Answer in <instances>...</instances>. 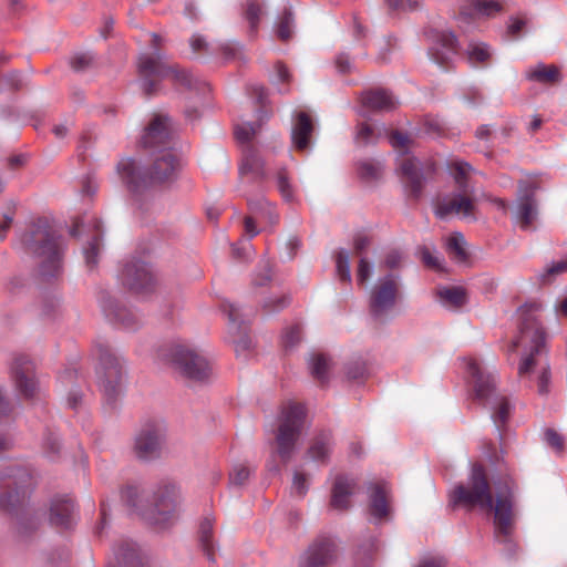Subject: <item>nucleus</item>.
Wrapping results in <instances>:
<instances>
[{
  "instance_id": "60",
  "label": "nucleus",
  "mask_w": 567,
  "mask_h": 567,
  "mask_svg": "<svg viewBox=\"0 0 567 567\" xmlns=\"http://www.w3.org/2000/svg\"><path fill=\"white\" fill-rule=\"evenodd\" d=\"M370 275H371L370 264L368 262V260L365 258H361L359 261V265H358V274H357L358 281L360 284L367 282L368 279L370 278Z\"/></svg>"
},
{
  "instance_id": "61",
  "label": "nucleus",
  "mask_w": 567,
  "mask_h": 567,
  "mask_svg": "<svg viewBox=\"0 0 567 567\" xmlns=\"http://www.w3.org/2000/svg\"><path fill=\"white\" fill-rule=\"evenodd\" d=\"M292 487L296 493L302 497L307 492L306 477L302 473L296 472L293 475Z\"/></svg>"
},
{
  "instance_id": "58",
  "label": "nucleus",
  "mask_w": 567,
  "mask_h": 567,
  "mask_svg": "<svg viewBox=\"0 0 567 567\" xmlns=\"http://www.w3.org/2000/svg\"><path fill=\"white\" fill-rule=\"evenodd\" d=\"M367 374V368L363 363L355 362L347 368V375L351 380H361Z\"/></svg>"
},
{
  "instance_id": "21",
  "label": "nucleus",
  "mask_w": 567,
  "mask_h": 567,
  "mask_svg": "<svg viewBox=\"0 0 567 567\" xmlns=\"http://www.w3.org/2000/svg\"><path fill=\"white\" fill-rule=\"evenodd\" d=\"M75 504L69 496H55L50 502L49 523L56 529L66 530L75 524Z\"/></svg>"
},
{
  "instance_id": "43",
  "label": "nucleus",
  "mask_w": 567,
  "mask_h": 567,
  "mask_svg": "<svg viewBox=\"0 0 567 567\" xmlns=\"http://www.w3.org/2000/svg\"><path fill=\"white\" fill-rule=\"evenodd\" d=\"M262 14H264L262 7L258 2L252 1V0L247 2L246 10H245V18L250 25V32L252 34L257 33L258 24H259V21H260V18Z\"/></svg>"
},
{
  "instance_id": "39",
  "label": "nucleus",
  "mask_w": 567,
  "mask_h": 567,
  "mask_svg": "<svg viewBox=\"0 0 567 567\" xmlns=\"http://www.w3.org/2000/svg\"><path fill=\"white\" fill-rule=\"evenodd\" d=\"M295 28V18L290 9H285L276 23V34L281 41H288L292 38Z\"/></svg>"
},
{
  "instance_id": "41",
  "label": "nucleus",
  "mask_w": 567,
  "mask_h": 567,
  "mask_svg": "<svg viewBox=\"0 0 567 567\" xmlns=\"http://www.w3.org/2000/svg\"><path fill=\"white\" fill-rule=\"evenodd\" d=\"M276 185L281 194L282 198L287 202H291L295 196V188L290 183V176L287 168L281 167L276 172L275 175Z\"/></svg>"
},
{
  "instance_id": "6",
  "label": "nucleus",
  "mask_w": 567,
  "mask_h": 567,
  "mask_svg": "<svg viewBox=\"0 0 567 567\" xmlns=\"http://www.w3.org/2000/svg\"><path fill=\"white\" fill-rule=\"evenodd\" d=\"M21 243L30 254L39 257L40 274L43 277H53L60 272L62 266L61 237L40 220L21 237Z\"/></svg>"
},
{
  "instance_id": "19",
  "label": "nucleus",
  "mask_w": 567,
  "mask_h": 567,
  "mask_svg": "<svg viewBox=\"0 0 567 567\" xmlns=\"http://www.w3.org/2000/svg\"><path fill=\"white\" fill-rule=\"evenodd\" d=\"M165 441V431L162 426L150 424L145 426L135 440V453L141 460H151L159 456Z\"/></svg>"
},
{
  "instance_id": "42",
  "label": "nucleus",
  "mask_w": 567,
  "mask_h": 567,
  "mask_svg": "<svg viewBox=\"0 0 567 567\" xmlns=\"http://www.w3.org/2000/svg\"><path fill=\"white\" fill-rule=\"evenodd\" d=\"M336 270L340 281L350 282V257L349 254L343 249H340L336 254Z\"/></svg>"
},
{
  "instance_id": "25",
  "label": "nucleus",
  "mask_w": 567,
  "mask_h": 567,
  "mask_svg": "<svg viewBox=\"0 0 567 567\" xmlns=\"http://www.w3.org/2000/svg\"><path fill=\"white\" fill-rule=\"evenodd\" d=\"M315 125L307 112H298L291 130V140L296 150L303 152L309 147Z\"/></svg>"
},
{
  "instance_id": "18",
  "label": "nucleus",
  "mask_w": 567,
  "mask_h": 567,
  "mask_svg": "<svg viewBox=\"0 0 567 567\" xmlns=\"http://www.w3.org/2000/svg\"><path fill=\"white\" fill-rule=\"evenodd\" d=\"M474 208L473 198L466 194V190L460 189L457 193L437 198L435 214L440 218H446L452 215L467 218L474 216Z\"/></svg>"
},
{
  "instance_id": "51",
  "label": "nucleus",
  "mask_w": 567,
  "mask_h": 567,
  "mask_svg": "<svg viewBox=\"0 0 567 567\" xmlns=\"http://www.w3.org/2000/svg\"><path fill=\"white\" fill-rule=\"evenodd\" d=\"M93 62V55L91 53H78L72 56L70 61V65L74 71H83L89 68Z\"/></svg>"
},
{
  "instance_id": "11",
  "label": "nucleus",
  "mask_w": 567,
  "mask_h": 567,
  "mask_svg": "<svg viewBox=\"0 0 567 567\" xmlns=\"http://www.w3.org/2000/svg\"><path fill=\"white\" fill-rule=\"evenodd\" d=\"M178 506V493L174 485H166L158 489L154 497V505L143 516L147 522L162 528L166 527L175 517Z\"/></svg>"
},
{
  "instance_id": "32",
  "label": "nucleus",
  "mask_w": 567,
  "mask_h": 567,
  "mask_svg": "<svg viewBox=\"0 0 567 567\" xmlns=\"http://www.w3.org/2000/svg\"><path fill=\"white\" fill-rule=\"evenodd\" d=\"M527 78L542 84H555L561 79L559 69L553 64H538L530 69Z\"/></svg>"
},
{
  "instance_id": "37",
  "label": "nucleus",
  "mask_w": 567,
  "mask_h": 567,
  "mask_svg": "<svg viewBox=\"0 0 567 567\" xmlns=\"http://www.w3.org/2000/svg\"><path fill=\"white\" fill-rule=\"evenodd\" d=\"M437 295L443 303L454 308H460L466 302V292L461 287L442 288Z\"/></svg>"
},
{
  "instance_id": "29",
  "label": "nucleus",
  "mask_w": 567,
  "mask_h": 567,
  "mask_svg": "<svg viewBox=\"0 0 567 567\" xmlns=\"http://www.w3.org/2000/svg\"><path fill=\"white\" fill-rule=\"evenodd\" d=\"M240 173L243 175L251 174L254 178L259 181H264L267 177L264 161L250 147H248L247 151L245 152L243 163L240 166Z\"/></svg>"
},
{
  "instance_id": "56",
  "label": "nucleus",
  "mask_w": 567,
  "mask_h": 567,
  "mask_svg": "<svg viewBox=\"0 0 567 567\" xmlns=\"http://www.w3.org/2000/svg\"><path fill=\"white\" fill-rule=\"evenodd\" d=\"M389 141H390V144L395 150H400V151H404L405 148H408V146L410 144L409 137L405 134L400 133L398 131L391 132V134L389 136Z\"/></svg>"
},
{
  "instance_id": "46",
  "label": "nucleus",
  "mask_w": 567,
  "mask_h": 567,
  "mask_svg": "<svg viewBox=\"0 0 567 567\" xmlns=\"http://www.w3.org/2000/svg\"><path fill=\"white\" fill-rule=\"evenodd\" d=\"M252 470L245 464H236L229 473V482L231 485L241 486L250 477Z\"/></svg>"
},
{
  "instance_id": "27",
  "label": "nucleus",
  "mask_w": 567,
  "mask_h": 567,
  "mask_svg": "<svg viewBox=\"0 0 567 567\" xmlns=\"http://www.w3.org/2000/svg\"><path fill=\"white\" fill-rule=\"evenodd\" d=\"M223 311L227 315L229 320V331L234 334H238V340H235L237 347H241L246 349L248 347V341L246 338V327L245 322L240 320V310L239 308L230 302L223 303Z\"/></svg>"
},
{
  "instance_id": "38",
  "label": "nucleus",
  "mask_w": 567,
  "mask_h": 567,
  "mask_svg": "<svg viewBox=\"0 0 567 567\" xmlns=\"http://www.w3.org/2000/svg\"><path fill=\"white\" fill-rule=\"evenodd\" d=\"M95 235L89 243V246L84 248V256L86 265L93 268L97 264V255L101 249V221L94 219Z\"/></svg>"
},
{
  "instance_id": "40",
  "label": "nucleus",
  "mask_w": 567,
  "mask_h": 567,
  "mask_svg": "<svg viewBox=\"0 0 567 567\" xmlns=\"http://www.w3.org/2000/svg\"><path fill=\"white\" fill-rule=\"evenodd\" d=\"M330 369L329 359L324 354H313L310 360V371L312 377L321 384L328 381V371Z\"/></svg>"
},
{
  "instance_id": "22",
  "label": "nucleus",
  "mask_w": 567,
  "mask_h": 567,
  "mask_svg": "<svg viewBox=\"0 0 567 567\" xmlns=\"http://www.w3.org/2000/svg\"><path fill=\"white\" fill-rule=\"evenodd\" d=\"M358 484L354 478L339 475L336 477L330 497V507L336 511H348L351 507V497L355 494Z\"/></svg>"
},
{
  "instance_id": "28",
  "label": "nucleus",
  "mask_w": 567,
  "mask_h": 567,
  "mask_svg": "<svg viewBox=\"0 0 567 567\" xmlns=\"http://www.w3.org/2000/svg\"><path fill=\"white\" fill-rule=\"evenodd\" d=\"M103 310L107 318L121 323L126 329H134L137 324L136 316L130 309L117 305L113 300L104 302Z\"/></svg>"
},
{
  "instance_id": "47",
  "label": "nucleus",
  "mask_w": 567,
  "mask_h": 567,
  "mask_svg": "<svg viewBox=\"0 0 567 567\" xmlns=\"http://www.w3.org/2000/svg\"><path fill=\"white\" fill-rule=\"evenodd\" d=\"M374 128L367 122L359 123L357 126L355 140L362 145L374 143L378 140Z\"/></svg>"
},
{
  "instance_id": "30",
  "label": "nucleus",
  "mask_w": 567,
  "mask_h": 567,
  "mask_svg": "<svg viewBox=\"0 0 567 567\" xmlns=\"http://www.w3.org/2000/svg\"><path fill=\"white\" fill-rule=\"evenodd\" d=\"M332 436L328 432H322L317 435L308 450V455L311 460L326 463L331 452Z\"/></svg>"
},
{
  "instance_id": "44",
  "label": "nucleus",
  "mask_w": 567,
  "mask_h": 567,
  "mask_svg": "<svg viewBox=\"0 0 567 567\" xmlns=\"http://www.w3.org/2000/svg\"><path fill=\"white\" fill-rule=\"evenodd\" d=\"M473 167L466 162H453L451 164L452 175L461 190H465L466 181Z\"/></svg>"
},
{
  "instance_id": "48",
  "label": "nucleus",
  "mask_w": 567,
  "mask_h": 567,
  "mask_svg": "<svg viewBox=\"0 0 567 567\" xmlns=\"http://www.w3.org/2000/svg\"><path fill=\"white\" fill-rule=\"evenodd\" d=\"M358 171L364 179H377L381 175L382 166L379 162L364 161L360 163Z\"/></svg>"
},
{
  "instance_id": "7",
  "label": "nucleus",
  "mask_w": 567,
  "mask_h": 567,
  "mask_svg": "<svg viewBox=\"0 0 567 567\" xmlns=\"http://www.w3.org/2000/svg\"><path fill=\"white\" fill-rule=\"evenodd\" d=\"M464 361L466 370L473 380L475 399L492 404V419L497 429H501L509 417L511 404L508 399L495 393L494 375L485 373L475 359L467 358Z\"/></svg>"
},
{
  "instance_id": "54",
  "label": "nucleus",
  "mask_w": 567,
  "mask_h": 567,
  "mask_svg": "<svg viewBox=\"0 0 567 567\" xmlns=\"http://www.w3.org/2000/svg\"><path fill=\"white\" fill-rule=\"evenodd\" d=\"M289 303V299L286 296L271 298L264 302V309L266 312H275L284 309Z\"/></svg>"
},
{
  "instance_id": "8",
  "label": "nucleus",
  "mask_w": 567,
  "mask_h": 567,
  "mask_svg": "<svg viewBox=\"0 0 567 567\" xmlns=\"http://www.w3.org/2000/svg\"><path fill=\"white\" fill-rule=\"evenodd\" d=\"M96 377L107 404L112 405L123 393L125 372L122 359L116 355L110 344L99 343Z\"/></svg>"
},
{
  "instance_id": "24",
  "label": "nucleus",
  "mask_w": 567,
  "mask_h": 567,
  "mask_svg": "<svg viewBox=\"0 0 567 567\" xmlns=\"http://www.w3.org/2000/svg\"><path fill=\"white\" fill-rule=\"evenodd\" d=\"M432 38L444 50V53L441 54L437 48L432 47L430 49L431 58L435 63L444 66L447 63L449 54H456L458 52L457 39L453 32L445 30L433 31Z\"/></svg>"
},
{
  "instance_id": "59",
  "label": "nucleus",
  "mask_w": 567,
  "mask_h": 567,
  "mask_svg": "<svg viewBox=\"0 0 567 567\" xmlns=\"http://www.w3.org/2000/svg\"><path fill=\"white\" fill-rule=\"evenodd\" d=\"M401 261H402V254L396 249H392V250L388 251L384 257V265L389 269H394V268L399 267Z\"/></svg>"
},
{
  "instance_id": "9",
  "label": "nucleus",
  "mask_w": 567,
  "mask_h": 567,
  "mask_svg": "<svg viewBox=\"0 0 567 567\" xmlns=\"http://www.w3.org/2000/svg\"><path fill=\"white\" fill-rule=\"evenodd\" d=\"M159 355L186 380L202 382L212 374L207 358L187 344H174L162 349Z\"/></svg>"
},
{
  "instance_id": "15",
  "label": "nucleus",
  "mask_w": 567,
  "mask_h": 567,
  "mask_svg": "<svg viewBox=\"0 0 567 567\" xmlns=\"http://www.w3.org/2000/svg\"><path fill=\"white\" fill-rule=\"evenodd\" d=\"M121 279L128 290L137 295L148 293L155 287V279L151 269L141 260L127 262L124 266Z\"/></svg>"
},
{
  "instance_id": "16",
  "label": "nucleus",
  "mask_w": 567,
  "mask_h": 567,
  "mask_svg": "<svg viewBox=\"0 0 567 567\" xmlns=\"http://www.w3.org/2000/svg\"><path fill=\"white\" fill-rule=\"evenodd\" d=\"M536 186L530 182L518 184L515 220L523 230L532 228L537 217Z\"/></svg>"
},
{
  "instance_id": "36",
  "label": "nucleus",
  "mask_w": 567,
  "mask_h": 567,
  "mask_svg": "<svg viewBox=\"0 0 567 567\" xmlns=\"http://www.w3.org/2000/svg\"><path fill=\"white\" fill-rule=\"evenodd\" d=\"M467 60L473 65H486L491 60L489 47L483 42H471L466 50Z\"/></svg>"
},
{
  "instance_id": "17",
  "label": "nucleus",
  "mask_w": 567,
  "mask_h": 567,
  "mask_svg": "<svg viewBox=\"0 0 567 567\" xmlns=\"http://www.w3.org/2000/svg\"><path fill=\"white\" fill-rule=\"evenodd\" d=\"M11 371L19 393L25 399L35 398L39 384L34 375L33 362L27 355L20 354L14 358Z\"/></svg>"
},
{
  "instance_id": "20",
  "label": "nucleus",
  "mask_w": 567,
  "mask_h": 567,
  "mask_svg": "<svg viewBox=\"0 0 567 567\" xmlns=\"http://www.w3.org/2000/svg\"><path fill=\"white\" fill-rule=\"evenodd\" d=\"M399 169L406 196L417 202L422 196L425 181L421 163L414 157H406L401 161Z\"/></svg>"
},
{
  "instance_id": "52",
  "label": "nucleus",
  "mask_w": 567,
  "mask_h": 567,
  "mask_svg": "<svg viewBox=\"0 0 567 567\" xmlns=\"http://www.w3.org/2000/svg\"><path fill=\"white\" fill-rule=\"evenodd\" d=\"M545 440L547 444L554 449L557 453L564 451V437L553 429H548L545 432Z\"/></svg>"
},
{
  "instance_id": "49",
  "label": "nucleus",
  "mask_w": 567,
  "mask_h": 567,
  "mask_svg": "<svg viewBox=\"0 0 567 567\" xmlns=\"http://www.w3.org/2000/svg\"><path fill=\"white\" fill-rule=\"evenodd\" d=\"M258 127L251 123L235 126V136L240 143H249L256 135Z\"/></svg>"
},
{
  "instance_id": "55",
  "label": "nucleus",
  "mask_w": 567,
  "mask_h": 567,
  "mask_svg": "<svg viewBox=\"0 0 567 567\" xmlns=\"http://www.w3.org/2000/svg\"><path fill=\"white\" fill-rule=\"evenodd\" d=\"M43 449L49 457H53L60 451V444L58 437L53 433H48L44 437Z\"/></svg>"
},
{
  "instance_id": "26",
  "label": "nucleus",
  "mask_w": 567,
  "mask_h": 567,
  "mask_svg": "<svg viewBox=\"0 0 567 567\" xmlns=\"http://www.w3.org/2000/svg\"><path fill=\"white\" fill-rule=\"evenodd\" d=\"M361 104L367 110L383 112L395 109L398 103L388 91L375 89L362 93Z\"/></svg>"
},
{
  "instance_id": "53",
  "label": "nucleus",
  "mask_w": 567,
  "mask_h": 567,
  "mask_svg": "<svg viewBox=\"0 0 567 567\" xmlns=\"http://www.w3.org/2000/svg\"><path fill=\"white\" fill-rule=\"evenodd\" d=\"M417 251H419V255L425 266L433 268V269L440 268L439 258L432 254V250L430 247H427L425 245L421 246Z\"/></svg>"
},
{
  "instance_id": "14",
  "label": "nucleus",
  "mask_w": 567,
  "mask_h": 567,
  "mask_svg": "<svg viewBox=\"0 0 567 567\" xmlns=\"http://www.w3.org/2000/svg\"><path fill=\"white\" fill-rule=\"evenodd\" d=\"M336 559V543L330 537L319 536L301 556L299 567H331Z\"/></svg>"
},
{
  "instance_id": "4",
  "label": "nucleus",
  "mask_w": 567,
  "mask_h": 567,
  "mask_svg": "<svg viewBox=\"0 0 567 567\" xmlns=\"http://www.w3.org/2000/svg\"><path fill=\"white\" fill-rule=\"evenodd\" d=\"M178 159L173 151L156 152L150 168H142L133 158H123L116 168L121 181L134 194L136 200L152 188L172 181L178 169Z\"/></svg>"
},
{
  "instance_id": "35",
  "label": "nucleus",
  "mask_w": 567,
  "mask_h": 567,
  "mask_svg": "<svg viewBox=\"0 0 567 567\" xmlns=\"http://www.w3.org/2000/svg\"><path fill=\"white\" fill-rule=\"evenodd\" d=\"M199 542L202 548L210 561H215V548L213 543V519L205 517L199 526Z\"/></svg>"
},
{
  "instance_id": "34",
  "label": "nucleus",
  "mask_w": 567,
  "mask_h": 567,
  "mask_svg": "<svg viewBox=\"0 0 567 567\" xmlns=\"http://www.w3.org/2000/svg\"><path fill=\"white\" fill-rule=\"evenodd\" d=\"M465 239L461 233L452 234L446 240V251L453 260L457 262H465L468 258L465 249Z\"/></svg>"
},
{
  "instance_id": "62",
  "label": "nucleus",
  "mask_w": 567,
  "mask_h": 567,
  "mask_svg": "<svg viewBox=\"0 0 567 567\" xmlns=\"http://www.w3.org/2000/svg\"><path fill=\"white\" fill-rule=\"evenodd\" d=\"M13 217L11 213H0V240H3L11 227Z\"/></svg>"
},
{
  "instance_id": "64",
  "label": "nucleus",
  "mask_w": 567,
  "mask_h": 567,
  "mask_svg": "<svg viewBox=\"0 0 567 567\" xmlns=\"http://www.w3.org/2000/svg\"><path fill=\"white\" fill-rule=\"evenodd\" d=\"M446 560L442 556H431L423 558L417 567H445Z\"/></svg>"
},
{
  "instance_id": "2",
  "label": "nucleus",
  "mask_w": 567,
  "mask_h": 567,
  "mask_svg": "<svg viewBox=\"0 0 567 567\" xmlns=\"http://www.w3.org/2000/svg\"><path fill=\"white\" fill-rule=\"evenodd\" d=\"M540 310L542 305L537 301L527 302L519 309V336L512 342L508 350L515 352L518 348L524 349L518 375L525 378L532 372L537 373V392L539 395H547L551 375L547 361L546 334L536 317Z\"/></svg>"
},
{
  "instance_id": "31",
  "label": "nucleus",
  "mask_w": 567,
  "mask_h": 567,
  "mask_svg": "<svg viewBox=\"0 0 567 567\" xmlns=\"http://www.w3.org/2000/svg\"><path fill=\"white\" fill-rule=\"evenodd\" d=\"M118 565L135 567H144L143 558L141 557L136 546L132 542H123L115 551Z\"/></svg>"
},
{
  "instance_id": "5",
  "label": "nucleus",
  "mask_w": 567,
  "mask_h": 567,
  "mask_svg": "<svg viewBox=\"0 0 567 567\" xmlns=\"http://www.w3.org/2000/svg\"><path fill=\"white\" fill-rule=\"evenodd\" d=\"M153 52L143 53L138 58V73L143 80L144 91L147 95L157 92L159 81L169 79L174 84L193 89L196 80L193 75L177 64H171L159 52L162 38L156 34H151Z\"/></svg>"
},
{
  "instance_id": "10",
  "label": "nucleus",
  "mask_w": 567,
  "mask_h": 567,
  "mask_svg": "<svg viewBox=\"0 0 567 567\" xmlns=\"http://www.w3.org/2000/svg\"><path fill=\"white\" fill-rule=\"evenodd\" d=\"M306 408L301 403L288 402L281 409L276 433V452L286 464L290 461L306 421Z\"/></svg>"
},
{
  "instance_id": "50",
  "label": "nucleus",
  "mask_w": 567,
  "mask_h": 567,
  "mask_svg": "<svg viewBox=\"0 0 567 567\" xmlns=\"http://www.w3.org/2000/svg\"><path fill=\"white\" fill-rule=\"evenodd\" d=\"M301 339V328L292 326L288 328L282 336V344L286 349H290L299 343Z\"/></svg>"
},
{
  "instance_id": "33",
  "label": "nucleus",
  "mask_w": 567,
  "mask_h": 567,
  "mask_svg": "<svg viewBox=\"0 0 567 567\" xmlns=\"http://www.w3.org/2000/svg\"><path fill=\"white\" fill-rule=\"evenodd\" d=\"M501 10V3L495 0H472L468 11L463 10L461 18H465L466 16L494 17Z\"/></svg>"
},
{
  "instance_id": "12",
  "label": "nucleus",
  "mask_w": 567,
  "mask_h": 567,
  "mask_svg": "<svg viewBox=\"0 0 567 567\" xmlns=\"http://www.w3.org/2000/svg\"><path fill=\"white\" fill-rule=\"evenodd\" d=\"M173 128L171 120L162 114H155L145 127L141 137V145L145 150L155 152L173 151Z\"/></svg>"
},
{
  "instance_id": "63",
  "label": "nucleus",
  "mask_w": 567,
  "mask_h": 567,
  "mask_svg": "<svg viewBox=\"0 0 567 567\" xmlns=\"http://www.w3.org/2000/svg\"><path fill=\"white\" fill-rule=\"evenodd\" d=\"M6 83L8 84L10 90H20L23 86V79L19 72L9 73L6 79Z\"/></svg>"
},
{
  "instance_id": "57",
  "label": "nucleus",
  "mask_w": 567,
  "mask_h": 567,
  "mask_svg": "<svg viewBox=\"0 0 567 567\" xmlns=\"http://www.w3.org/2000/svg\"><path fill=\"white\" fill-rule=\"evenodd\" d=\"M220 50L227 60L241 56V45L237 42H227L221 45Z\"/></svg>"
},
{
  "instance_id": "45",
  "label": "nucleus",
  "mask_w": 567,
  "mask_h": 567,
  "mask_svg": "<svg viewBox=\"0 0 567 567\" xmlns=\"http://www.w3.org/2000/svg\"><path fill=\"white\" fill-rule=\"evenodd\" d=\"M567 272V258L553 262L540 275L539 281L543 285L551 282L556 276Z\"/></svg>"
},
{
  "instance_id": "23",
  "label": "nucleus",
  "mask_w": 567,
  "mask_h": 567,
  "mask_svg": "<svg viewBox=\"0 0 567 567\" xmlns=\"http://www.w3.org/2000/svg\"><path fill=\"white\" fill-rule=\"evenodd\" d=\"M369 513L375 520H386L390 517L391 508L389 501V488L383 482L372 483L369 487Z\"/></svg>"
},
{
  "instance_id": "13",
  "label": "nucleus",
  "mask_w": 567,
  "mask_h": 567,
  "mask_svg": "<svg viewBox=\"0 0 567 567\" xmlns=\"http://www.w3.org/2000/svg\"><path fill=\"white\" fill-rule=\"evenodd\" d=\"M399 295L398 279L389 275L381 279L371 292L370 312L375 320L383 317L394 307Z\"/></svg>"
},
{
  "instance_id": "1",
  "label": "nucleus",
  "mask_w": 567,
  "mask_h": 567,
  "mask_svg": "<svg viewBox=\"0 0 567 567\" xmlns=\"http://www.w3.org/2000/svg\"><path fill=\"white\" fill-rule=\"evenodd\" d=\"M495 499L487 473L482 464H474L466 483L456 485L451 494L453 506L468 509L478 508L494 514L495 535L505 542L514 526V481L506 475L502 482H494Z\"/></svg>"
},
{
  "instance_id": "3",
  "label": "nucleus",
  "mask_w": 567,
  "mask_h": 567,
  "mask_svg": "<svg viewBox=\"0 0 567 567\" xmlns=\"http://www.w3.org/2000/svg\"><path fill=\"white\" fill-rule=\"evenodd\" d=\"M33 476L29 468L11 463L0 474V507L16 518L20 533L38 526L39 511L29 502Z\"/></svg>"
}]
</instances>
